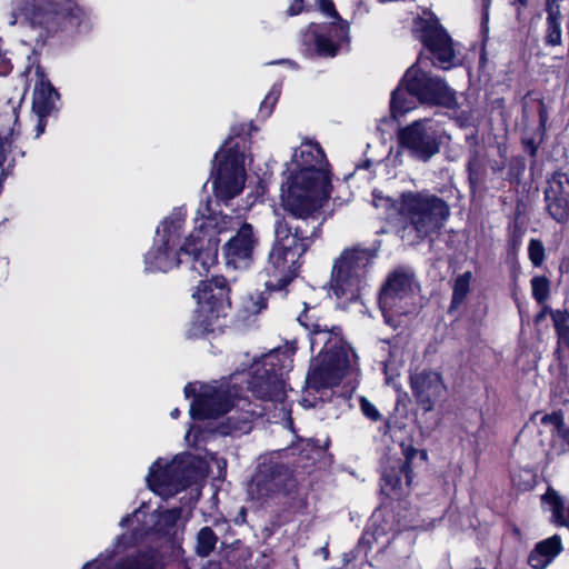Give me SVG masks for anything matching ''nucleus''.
Returning a JSON list of instances; mask_svg holds the SVG:
<instances>
[{"mask_svg": "<svg viewBox=\"0 0 569 569\" xmlns=\"http://www.w3.org/2000/svg\"><path fill=\"white\" fill-rule=\"evenodd\" d=\"M320 146L302 142L287 163V180L281 187V204L301 222L291 227L284 218L274 222V241L268 254L266 271L277 280L276 286L288 284L298 272L299 259L320 232L319 210L330 196V178Z\"/></svg>", "mask_w": 569, "mask_h": 569, "instance_id": "nucleus-1", "label": "nucleus"}, {"mask_svg": "<svg viewBox=\"0 0 569 569\" xmlns=\"http://www.w3.org/2000/svg\"><path fill=\"white\" fill-rule=\"evenodd\" d=\"M307 313L298 317V321L310 335L311 348L319 347L318 362L307 376V390L319 391L333 387L356 366V355L350 346L343 342L338 327H328L320 322H307Z\"/></svg>", "mask_w": 569, "mask_h": 569, "instance_id": "nucleus-2", "label": "nucleus"}, {"mask_svg": "<svg viewBox=\"0 0 569 569\" xmlns=\"http://www.w3.org/2000/svg\"><path fill=\"white\" fill-rule=\"evenodd\" d=\"M398 233L408 244H417L440 231L450 216L448 203L428 190L406 191L398 199Z\"/></svg>", "mask_w": 569, "mask_h": 569, "instance_id": "nucleus-3", "label": "nucleus"}, {"mask_svg": "<svg viewBox=\"0 0 569 569\" xmlns=\"http://www.w3.org/2000/svg\"><path fill=\"white\" fill-rule=\"evenodd\" d=\"M425 60L419 57L405 73L400 84L393 90L390 110L393 118L406 114L420 103L452 108L456 106L455 91L439 77L423 70Z\"/></svg>", "mask_w": 569, "mask_h": 569, "instance_id": "nucleus-4", "label": "nucleus"}, {"mask_svg": "<svg viewBox=\"0 0 569 569\" xmlns=\"http://www.w3.org/2000/svg\"><path fill=\"white\" fill-rule=\"evenodd\" d=\"M184 217L182 209L173 210L157 228L153 246L144 256L147 271L168 272L179 266L180 256L194 258L198 246L193 243V233H190L180 244Z\"/></svg>", "mask_w": 569, "mask_h": 569, "instance_id": "nucleus-5", "label": "nucleus"}, {"mask_svg": "<svg viewBox=\"0 0 569 569\" xmlns=\"http://www.w3.org/2000/svg\"><path fill=\"white\" fill-rule=\"evenodd\" d=\"M375 257V251L360 246L345 249L332 267L333 295L345 301L357 300Z\"/></svg>", "mask_w": 569, "mask_h": 569, "instance_id": "nucleus-6", "label": "nucleus"}, {"mask_svg": "<svg viewBox=\"0 0 569 569\" xmlns=\"http://www.w3.org/2000/svg\"><path fill=\"white\" fill-rule=\"evenodd\" d=\"M241 223L222 213H209L198 211L194 218V229L191 233L194 234V241L198 246L197 253L192 262V270L199 276L206 274L216 266L218 260V244L220 239L218 234L229 230H236Z\"/></svg>", "mask_w": 569, "mask_h": 569, "instance_id": "nucleus-7", "label": "nucleus"}, {"mask_svg": "<svg viewBox=\"0 0 569 569\" xmlns=\"http://www.w3.org/2000/svg\"><path fill=\"white\" fill-rule=\"evenodd\" d=\"M192 297L197 308L190 336L198 337L213 330V325L227 315L230 308L229 288L223 277L200 281Z\"/></svg>", "mask_w": 569, "mask_h": 569, "instance_id": "nucleus-8", "label": "nucleus"}, {"mask_svg": "<svg viewBox=\"0 0 569 569\" xmlns=\"http://www.w3.org/2000/svg\"><path fill=\"white\" fill-rule=\"evenodd\" d=\"M295 351V345L290 343L284 350H272L263 358L262 368H258L248 382L256 397L274 402L284 400L283 375L292 369Z\"/></svg>", "mask_w": 569, "mask_h": 569, "instance_id": "nucleus-9", "label": "nucleus"}, {"mask_svg": "<svg viewBox=\"0 0 569 569\" xmlns=\"http://www.w3.org/2000/svg\"><path fill=\"white\" fill-rule=\"evenodd\" d=\"M417 284L413 274L405 270L391 272L379 295V306L388 325L397 328L395 318L416 310L415 291Z\"/></svg>", "mask_w": 569, "mask_h": 569, "instance_id": "nucleus-10", "label": "nucleus"}, {"mask_svg": "<svg viewBox=\"0 0 569 569\" xmlns=\"http://www.w3.org/2000/svg\"><path fill=\"white\" fill-rule=\"evenodd\" d=\"M227 146L216 153V166L212 172L214 194L222 201L238 196L246 181L244 153L231 142H227Z\"/></svg>", "mask_w": 569, "mask_h": 569, "instance_id": "nucleus-11", "label": "nucleus"}, {"mask_svg": "<svg viewBox=\"0 0 569 569\" xmlns=\"http://www.w3.org/2000/svg\"><path fill=\"white\" fill-rule=\"evenodd\" d=\"M193 473L190 455L177 456L170 462L158 459L150 467L147 483L154 493L167 499L184 489Z\"/></svg>", "mask_w": 569, "mask_h": 569, "instance_id": "nucleus-12", "label": "nucleus"}, {"mask_svg": "<svg viewBox=\"0 0 569 569\" xmlns=\"http://www.w3.org/2000/svg\"><path fill=\"white\" fill-rule=\"evenodd\" d=\"M238 390L230 388L226 382L201 385L189 383L184 387V395L194 396L190 406V415L193 419H216L233 406Z\"/></svg>", "mask_w": 569, "mask_h": 569, "instance_id": "nucleus-13", "label": "nucleus"}, {"mask_svg": "<svg viewBox=\"0 0 569 569\" xmlns=\"http://www.w3.org/2000/svg\"><path fill=\"white\" fill-rule=\"evenodd\" d=\"M290 470L280 463L260 465L248 485L250 499L259 502H276L295 488Z\"/></svg>", "mask_w": 569, "mask_h": 569, "instance_id": "nucleus-14", "label": "nucleus"}, {"mask_svg": "<svg viewBox=\"0 0 569 569\" xmlns=\"http://www.w3.org/2000/svg\"><path fill=\"white\" fill-rule=\"evenodd\" d=\"M443 136L441 126L431 119H420L399 130L398 140L410 157L427 162L439 153Z\"/></svg>", "mask_w": 569, "mask_h": 569, "instance_id": "nucleus-15", "label": "nucleus"}, {"mask_svg": "<svg viewBox=\"0 0 569 569\" xmlns=\"http://www.w3.org/2000/svg\"><path fill=\"white\" fill-rule=\"evenodd\" d=\"M316 3L322 13L336 21L329 27L311 23L303 34V42L313 44L319 56L333 57L338 50V42L348 38L349 26L339 17L331 0H316Z\"/></svg>", "mask_w": 569, "mask_h": 569, "instance_id": "nucleus-16", "label": "nucleus"}, {"mask_svg": "<svg viewBox=\"0 0 569 569\" xmlns=\"http://www.w3.org/2000/svg\"><path fill=\"white\" fill-rule=\"evenodd\" d=\"M76 9L73 0H13L9 24L30 23L49 28L57 16L72 14Z\"/></svg>", "mask_w": 569, "mask_h": 569, "instance_id": "nucleus-17", "label": "nucleus"}, {"mask_svg": "<svg viewBox=\"0 0 569 569\" xmlns=\"http://www.w3.org/2000/svg\"><path fill=\"white\" fill-rule=\"evenodd\" d=\"M413 33L431 52L435 66L448 70L456 64L452 40L436 18L417 19Z\"/></svg>", "mask_w": 569, "mask_h": 569, "instance_id": "nucleus-18", "label": "nucleus"}, {"mask_svg": "<svg viewBox=\"0 0 569 569\" xmlns=\"http://www.w3.org/2000/svg\"><path fill=\"white\" fill-rule=\"evenodd\" d=\"M259 246V236L252 224L243 222L236 233L222 247L226 267L233 270H247L254 260Z\"/></svg>", "mask_w": 569, "mask_h": 569, "instance_id": "nucleus-19", "label": "nucleus"}, {"mask_svg": "<svg viewBox=\"0 0 569 569\" xmlns=\"http://www.w3.org/2000/svg\"><path fill=\"white\" fill-rule=\"evenodd\" d=\"M546 209L559 223L569 221V176L556 173L548 180L545 190Z\"/></svg>", "mask_w": 569, "mask_h": 569, "instance_id": "nucleus-20", "label": "nucleus"}, {"mask_svg": "<svg viewBox=\"0 0 569 569\" xmlns=\"http://www.w3.org/2000/svg\"><path fill=\"white\" fill-rule=\"evenodd\" d=\"M410 386L417 402L426 412L433 409L436 400L442 396L445 390L442 378L436 371L425 370L411 375Z\"/></svg>", "mask_w": 569, "mask_h": 569, "instance_id": "nucleus-21", "label": "nucleus"}, {"mask_svg": "<svg viewBox=\"0 0 569 569\" xmlns=\"http://www.w3.org/2000/svg\"><path fill=\"white\" fill-rule=\"evenodd\" d=\"M382 490L388 496L402 495L410 487L412 475L409 457L390 460L382 473Z\"/></svg>", "mask_w": 569, "mask_h": 569, "instance_id": "nucleus-22", "label": "nucleus"}, {"mask_svg": "<svg viewBox=\"0 0 569 569\" xmlns=\"http://www.w3.org/2000/svg\"><path fill=\"white\" fill-rule=\"evenodd\" d=\"M563 550L560 536L553 535L536 543L528 557L532 569H546Z\"/></svg>", "mask_w": 569, "mask_h": 569, "instance_id": "nucleus-23", "label": "nucleus"}, {"mask_svg": "<svg viewBox=\"0 0 569 569\" xmlns=\"http://www.w3.org/2000/svg\"><path fill=\"white\" fill-rule=\"evenodd\" d=\"M58 93L49 81L41 79L36 83L32 99V110L37 116H48L54 108Z\"/></svg>", "mask_w": 569, "mask_h": 569, "instance_id": "nucleus-24", "label": "nucleus"}, {"mask_svg": "<svg viewBox=\"0 0 569 569\" xmlns=\"http://www.w3.org/2000/svg\"><path fill=\"white\" fill-rule=\"evenodd\" d=\"M253 413L248 410L234 411L227 421L219 426L218 431L223 436H239L252 429Z\"/></svg>", "mask_w": 569, "mask_h": 569, "instance_id": "nucleus-25", "label": "nucleus"}, {"mask_svg": "<svg viewBox=\"0 0 569 569\" xmlns=\"http://www.w3.org/2000/svg\"><path fill=\"white\" fill-rule=\"evenodd\" d=\"M543 500L549 505L553 522L569 529V503L552 489L546 492Z\"/></svg>", "mask_w": 569, "mask_h": 569, "instance_id": "nucleus-26", "label": "nucleus"}, {"mask_svg": "<svg viewBox=\"0 0 569 569\" xmlns=\"http://www.w3.org/2000/svg\"><path fill=\"white\" fill-rule=\"evenodd\" d=\"M180 516L181 511L177 508L161 512L154 511L149 516L148 522L152 523L149 529L158 535H168L174 528Z\"/></svg>", "mask_w": 569, "mask_h": 569, "instance_id": "nucleus-27", "label": "nucleus"}, {"mask_svg": "<svg viewBox=\"0 0 569 569\" xmlns=\"http://www.w3.org/2000/svg\"><path fill=\"white\" fill-rule=\"evenodd\" d=\"M218 542V536L210 527L201 528L196 537L194 551L199 557L210 556Z\"/></svg>", "mask_w": 569, "mask_h": 569, "instance_id": "nucleus-28", "label": "nucleus"}, {"mask_svg": "<svg viewBox=\"0 0 569 569\" xmlns=\"http://www.w3.org/2000/svg\"><path fill=\"white\" fill-rule=\"evenodd\" d=\"M83 569H142L141 563L137 560H130L118 565L112 560L109 551L101 553L96 560L84 565Z\"/></svg>", "mask_w": 569, "mask_h": 569, "instance_id": "nucleus-29", "label": "nucleus"}, {"mask_svg": "<svg viewBox=\"0 0 569 569\" xmlns=\"http://www.w3.org/2000/svg\"><path fill=\"white\" fill-rule=\"evenodd\" d=\"M472 280L471 271L459 274L453 282L451 308H458L467 298Z\"/></svg>", "mask_w": 569, "mask_h": 569, "instance_id": "nucleus-30", "label": "nucleus"}, {"mask_svg": "<svg viewBox=\"0 0 569 569\" xmlns=\"http://www.w3.org/2000/svg\"><path fill=\"white\" fill-rule=\"evenodd\" d=\"M561 16L547 14V29L545 42L549 46H559L561 43Z\"/></svg>", "mask_w": 569, "mask_h": 569, "instance_id": "nucleus-31", "label": "nucleus"}, {"mask_svg": "<svg viewBox=\"0 0 569 569\" xmlns=\"http://www.w3.org/2000/svg\"><path fill=\"white\" fill-rule=\"evenodd\" d=\"M532 297L538 303H545L549 298L550 281L545 276H536L531 279Z\"/></svg>", "mask_w": 569, "mask_h": 569, "instance_id": "nucleus-32", "label": "nucleus"}, {"mask_svg": "<svg viewBox=\"0 0 569 569\" xmlns=\"http://www.w3.org/2000/svg\"><path fill=\"white\" fill-rule=\"evenodd\" d=\"M552 321L559 339L569 345V313L566 310L552 312Z\"/></svg>", "mask_w": 569, "mask_h": 569, "instance_id": "nucleus-33", "label": "nucleus"}, {"mask_svg": "<svg viewBox=\"0 0 569 569\" xmlns=\"http://www.w3.org/2000/svg\"><path fill=\"white\" fill-rule=\"evenodd\" d=\"M266 308L267 301L261 292L251 293L242 301V309L248 316L258 315Z\"/></svg>", "mask_w": 569, "mask_h": 569, "instance_id": "nucleus-34", "label": "nucleus"}, {"mask_svg": "<svg viewBox=\"0 0 569 569\" xmlns=\"http://www.w3.org/2000/svg\"><path fill=\"white\" fill-rule=\"evenodd\" d=\"M528 256L535 267H540L546 258V250L542 242L538 239H531L528 244Z\"/></svg>", "mask_w": 569, "mask_h": 569, "instance_id": "nucleus-35", "label": "nucleus"}, {"mask_svg": "<svg viewBox=\"0 0 569 569\" xmlns=\"http://www.w3.org/2000/svg\"><path fill=\"white\" fill-rule=\"evenodd\" d=\"M280 97V87L273 86L260 106V113L268 117Z\"/></svg>", "mask_w": 569, "mask_h": 569, "instance_id": "nucleus-36", "label": "nucleus"}, {"mask_svg": "<svg viewBox=\"0 0 569 569\" xmlns=\"http://www.w3.org/2000/svg\"><path fill=\"white\" fill-rule=\"evenodd\" d=\"M372 204L376 208L383 209L386 212L396 210L398 212V200H393L390 197L382 196L380 193H372Z\"/></svg>", "mask_w": 569, "mask_h": 569, "instance_id": "nucleus-37", "label": "nucleus"}, {"mask_svg": "<svg viewBox=\"0 0 569 569\" xmlns=\"http://www.w3.org/2000/svg\"><path fill=\"white\" fill-rule=\"evenodd\" d=\"M360 409L361 412L370 420L378 421L381 419V415L379 410L376 408L373 403H371L367 398H360Z\"/></svg>", "mask_w": 569, "mask_h": 569, "instance_id": "nucleus-38", "label": "nucleus"}, {"mask_svg": "<svg viewBox=\"0 0 569 569\" xmlns=\"http://www.w3.org/2000/svg\"><path fill=\"white\" fill-rule=\"evenodd\" d=\"M6 152H7L6 142L1 140V142H0V169H1L0 183L2 182V179L10 172V170L13 167L12 163H10V162L6 163L7 162Z\"/></svg>", "mask_w": 569, "mask_h": 569, "instance_id": "nucleus-39", "label": "nucleus"}, {"mask_svg": "<svg viewBox=\"0 0 569 569\" xmlns=\"http://www.w3.org/2000/svg\"><path fill=\"white\" fill-rule=\"evenodd\" d=\"M561 421H563V415L560 411L545 415L541 418V423L545 426H551L552 429H555L557 426H560Z\"/></svg>", "mask_w": 569, "mask_h": 569, "instance_id": "nucleus-40", "label": "nucleus"}, {"mask_svg": "<svg viewBox=\"0 0 569 569\" xmlns=\"http://www.w3.org/2000/svg\"><path fill=\"white\" fill-rule=\"evenodd\" d=\"M143 533H139L138 530L134 531V533L128 538L127 536H122L121 538L118 539L117 541V550L120 551V550H124L127 548V543L128 541L130 540V542H137L139 538L142 537Z\"/></svg>", "mask_w": 569, "mask_h": 569, "instance_id": "nucleus-41", "label": "nucleus"}, {"mask_svg": "<svg viewBox=\"0 0 569 569\" xmlns=\"http://www.w3.org/2000/svg\"><path fill=\"white\" fill-rule=\"evenodd\" d=\"M538 114H539V127L541 130V134H543L546 131V124L548 121V110H547V107L543 101L539 102Z\"/></svg>", "mask_w": 569, "mask_h": 569, "instance_id": "nucleus-42", "label": "nucleus"}, {"mask_svg": "<svg viewBox=\"0 0 569 569\" xmlns=\"http://www.w3.org/2000/svg\"><path fill=\"white\" fill-rule=\"evenodd\" d=\"M563 0H546L547 14L561 16L560 3Z\"/></svg>", "mask_w": 569, "mask_h": 569, "instance_id": "nucleus-43", "label": "nucleus"}, {"mask_svg": "<svg viewBox=\"0 0 569 569\" xmlns=\"http://www.w3.org/2000/svg\"><path fill=\"white\" fill-rule=\"evenodd\" d=\"M551 431L555 432L559 438L566 441L569 440V428L565 426V421H561V425L557 426Z\"/></svg>", "mask_w": 569, "mask_h": 569, "instance_id": "nucleus-44", "label": "nucleus"}, {"mask_svg": "<svg viewBox=\"0 0 569 569\" xmlns=\"http://www.w3.org/2000/svg\"><path fill=\"white\" fill-rule=\"evenodd\" d=\"M37 117H38V120H37V126H36L34 138H39L44 132V129L47 126V121H46L47 116H37Z\"/></svg>", "mask_w": 569, "mask_h": 569, "instance_id": "nucleus-45", "label": "nucleus"}, {"mask_svg": "<svg viewBox=\"0 0 569 569\" xmlns=\"http://www.w3.org/2000/svg\"><path fill=\"white\" fill-rule=\"evenodd\" d=\"M555 311H556V310H552L550 307H548V306H543V308L541 309V311L536 316V318H535V322H536V323L541 322V321L545 319V317H546L547 315H550V316L552 317V312H555Z\"/></svg>", "mask_w": 569, "mask_h": 569, "instance_id": "nucleus-46", "label": "nucleus"}, {"mask_svg": "<svg viewBox=\"0 0 569 569\" xmlns=\"http://www.w3.org/2000/svg\"><path fill=\"white\" fill-rule=\"evenodd\" d=\"M142 515L141 510H136L131 516H128L123 518L120 522L121 526H126L129 522H132L133 520L140 521V516Z\"/></svg>", "mask_w": 569, "mask_h": 569, "instance_id": "nucleus-47", "label": "nucleus"}, {"mask_svg": "<svg viewBox=\"0 0 569 569\" xmlns=\"http://www.w3.org/2000/svg\"><path fill=\"white\" fill-rule=\"evenodd\" d=\"M525 144H526V149L529 151V153L531 156H535L537 150H538V142H536L535 140L530 139V140H525L523 141Z\"/></svg>", "mask_w": 569, "mask_h": 569, "instance_id": "nucleus-48", "label": "nucleus"}, {"mask_svg": "<svg viewBox=\"0 0 569 569\" xmlns=\"http://www.w3.org/2000/svg\"><path fill=\"white\" fill-rule=\"evenodd\" d=\"M376 541L378 542V538L376 537V532L375 531H367L363 537H362V542H366V543H369L371 545L372 541Z\"/></svg>", "mask_w": 569, "mask_h": 569, "instance_id": "nucleus-49", "label": "nucleus"}, {"mask_svg": "<svg viewBox=\"0 0 569 569\" xmlns=\"http://www.w3.org/2000/svg\"><path fill=\"white\" fill-rule=\"evenodd\" d=\"M179 413H180L179 409H178V408H176V409H173V410L170 412V416H171V418L177 419V418L179 417Z\"/></svg>", "mask_w": 569, "mask_h": 569, "instance_id": "nucleus-50", "label": "nucleus"}, {"mask_svg": "<svg viewBox=\"0 0 569 569\" xmlns=\"http://www.w3.org/2000/svg\"><path fill=\"white\" fill-rule=\"evenodd\" d=\"M522 7H527L528 0H517Z\"/></svg>", "mask_w": 569, "mask_h": 569, "instance_id": "nucleus-51", "label": "nucleus"}, {"mask_svg": "<svg viewBox=\"0 0 569 569\" xmlns=\"http://www.w3.org/2000/svg\"><path fill=\"white\" fill-rule=\"evenodd\" d=\"M10 118H13V122H14V123L17 122V116L14 114V112H12V113L10 114Z\"/></svg>", "mask_w": 569, "mask_h": 569, "instance_id": "nucleus-52", "label": "nucleus"}, {"mask_svg": "<svg viewBox=\"0 0 569 569\" xmlns=\"http://www.w3.org/2000/svg\"><path fill=\"white\" fill-rule=\"evenodd\" d=\"M191 431H192V430L190 429V430L187 432V435H186V439H187V440L189 439V437H190V435H191Z\"/></svg>", "mask_w": 569, "mask_h": 569, "instance_id": "nucleus-53", "label": "nucleus"}, {"mask_svg": "<svg viewBox=\"0 0 569 569\" xmlns=\"http://www.w3.org/2000/svg\"><path fill=\"white\" fill-rule=\"evenodd\" d=\"M6 133V130L3 128L0 129V136L1 134H4Z\"/></svg>", "mask_w": 569, "mask_h": 569, "instance_id": "nucleus-54", "label": "nucleus"}, {"mask_svg": "<svg viewBox=\"0 0 569 569\" xmlns=\"http://www.w3.org/2000/svg\"><path fill=\"white\" fill-rule=\"evenodd\" d=\"M204 211H206V212H209V211H210V210H209V208H208L207 206L204 207Z\"/></svg>", "mask_w": 569, "mask_h": 569, "instance_id": "nucleus-55", "label": "nucleus"}]
</instances>
